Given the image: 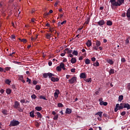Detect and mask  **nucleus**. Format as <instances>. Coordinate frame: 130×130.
I'll list each match as a JSON object with an SVG mask.
<instances>
[{
    "instance_id": "23",
    "label": "nucleus",
    "mask_w": 130,
    "mask_h": 130,
    "mask_svg": "<svg viewBox=\"0 0 130 130\" xmlns=\"http://www.w3.org/2000/svg\"><path fill=\"white\" fill-rule=\"evenodd\" d=\"M107 62L108 63H109L110 64H113V63H114V62H113V60L109 59L107 60Z\"/></svg>"
},
{
    "instance_id": "37",
    "label": "nucleus",
    "mask_w": 130,
    "mask_h": 130,
    "mask_svg": "<svg viewBox=\"0 0 130 130\" xmlns=\"http://www.w3.org/2000/svg\"><path fill=\"white\" fill-rule=\"evenodd\" d=\"M2 113L5 115H8V111H7V110H3Z\"/></svg>"
},
{
    "instance_id": "25",
    "label": "nucleus",
    "mask_w": 130,
    "mask_h": 130,
    "mask_svg": "<svg viewBox=\"0 0 130 130\" xmlns=\"http://www.w3.org/2000/svg\"><path fill=\"white\" fill-rule=\"evenodd\" d=\"M109 75H112L114 74V69H111L110 71H109Z\"/></svg>"
},
{
    "instance_id": "17",
    "label": "nucleus",
    "mask_w": 130,
    "mask_h": 130,
    "mask_svg": "<svg viewBox=\"0 0 130 130\" xmlns=\"http://www.w3.org/2000/svg\"><path fill=\"white\" fill-rule=\"evenodd\" d=\"M112 21H110V20H107V26H112Z\"/></svg>"
},
{
    "instance_id": "18",
    "label": "nucleus",
    "mask_w": 130,
    "mask_h": 130,
    "mask_svg": "<svg viewBox=\"0 0 130 130\" xmlns=\"http://www.w3.org/2000/svg\"><path fill=\"white\" fill-rule=\"evenodd\" d=\"M29 116H30V117H32V118L35 117V115H34V111H32L29 113Z\"/></svg>"
},
{
    "instance_id": "8",
    "label": "nucleus",
    "mask_w": 130,
    "mask_h": 130,
    "mask_svg": "<svg viewBox=\"0 0 130 130\" xmlns=\"http://www.w3.org/2000/svg\"><path fill=\"white\" fill-rule=\"evenodd\" d=\"M59 90L56 89L55 90V92L54 93V97L55 98V99H57L58 98V95H59Z\"/></svg>"
},
{
    "instance_id": "41",
    "label": "nucleus",
    "mask_w": 130,
    "mask_h": 130,
    "mask_svg": "<svg viewBox=\"0 0 130 130\" xmlns=\"http://www.w3.org/2000/svg\"><path fill=\"white\" fill-rule=\"evenodd\" d=\"M35 125H36V127H39V126H40V124H39V122L36 121Z\"/></svg>"
},
{
    "instance_id": "40",
    "label": "nucleus",
    "mask_w": 130,
    "mask_h": 130,
    "mask_svg": "<svg viewBox=\"0 0 130 130\" xmlns=\"http://www.w3.org/2000/svg\"><path fill=\"white\" fill-rule=\"evenodd\" d=\"M40 89H41V87H40V85H37L36 86V90H40Z\"/></svg>"
},
{
    "instance_id": "52",
    "label": "nucleus",
    "mask_w": 130,
    "mask_h": 130,
    "mask_svg": "<svg viewBox=\"0 0 130 130\" xmlns=\"http://www.w3.org/2000/svg\"><path fill=\"white\" fill-rule=\"evenodd\" d=\"M11 38L12 39H15V38H16V36L14 35H12Z\"/></svg>"
},
{
    "instance_id": "34",
    "label": "nucleus",
    "mask_w": 130,
    "mask_h": 130,
    "mask_svg": "<svg viewBox=\"0 0 130 130\" xmlns=\"http://www.w3.org/2000/svg\"><path fill=\"white\" fill-rule=\"evenodd\" d=\"M17 110L19 111V112H23V110L22 109V108L20 107H19L17 108Z\"/></svg>"
},
{
    "instance_id": "64",
    "label": "nucleus",
    "mask_w": 130,
    "mask_h": 130,
    "mask_svg": "<svg viewBox=\"0 0 130 130\" xmlns=\"http://www.w3.org/2000/svg\"><path fill=\"white\" fill-rule=\"evenodd\" d=\"M91 60L92 61H95V60H96V58L93 57L92 58H91Z\"/></svg>"
},
{
    "instance_id": "32",
    "label": "nucleus",
    "mask_w": 130,
    "mask_h": 130,
    "mask_svg": "<svg viewBox=\"0 0 130 130\" xmlns=\"http://www.w3.org/2000/svg\"><path fill=\"white\" fill-rule=\"evenodd\" d=\"M89 23H90V17H87L84 24H89Z\"/></svg>"
},
{
    "instance_id": "2",
    "label": "nucleus",
    "mask_w": 130,
    "mask_h": 130,
    "mask_svg": "<svg viewBox=\"0 0 130 130\" xmlns=\"http://www.w3.org/2000/svg\"><path fill=\"white\" fill-rule=\"evenodd\" d=\"M124 108V103H121L119 105V104H117L115 106V108L114 109L115 112H117L118 110H121V109H123Z\"/></svg>"
},
{
    "instance_id": "16",
    "label": "nucleus",
    "mask_w": 130,
    "mask_h": 130,
    "mask_svg": "<svg viewBox=\"0 0 130 130\" xmlns=\"http://www.w3.org/2000/svg\"><path fill=\"white\" fill-rule=\"evenodd\" d=\"M35 109L37 111H41L42 110V107L37 106V107H35Z\"/></svg>"
},
{
    "instance_id": "58",
    "label": "nucleus",
    "mask_w": 130,
    "mask_h": 130,
    "mask_svg": "<svg viewBox=\"0 0 130 130\" xmlns=\"http://www.w3.org/2000/svg\"><path fill=\"white\" fill-rule=\"evenodd\" d=\"M63 24H67V20H64L63 22H61V25H63Z\"/></svg>"
},
{
    "instance_id": "36",
    "label": "nucleus",
    "mask_w": 130,
    "mask_h": 130,
    "mask_svg": "<svg viewBox=\"0 0 130 130\" xmlns=\"http://www.w3.org/2000/svg\"><path fill=\"white\" fill-rule=\"evenodd\" d=\"M65 50H67V53H69V54H71L72 52H73V50H69V48H66Z\"/></svg>"
},
{
    "instance_id": "61",
    "label": "nucleus",
    "mask_w": 130,
    "mask_h": 130,
    "mask_svg": "<svg viewBox=\"0 0 130 130\" xmlns=\"http://www.w3.org/2000/svg\"><path fill=\"white\" fill-rule=\"evenodd\" d=\"M93 48L94 50H98V47L94 46Z\"/></svg>"
},
{
    "instance_id": "59",
    "label": "nucleus",
    "mask_w": 130,
    "mask_h": 130,
    "mask_svg": "<svg viewBox=\"0 0 130 130\" xmlns=\"http://www.w3.org/2000/svg\"><path fill=\"white\" fill-rule=\"evenodd\" d=\"M127 89L129 90H130V83L127 84Z\"/></svg>"
},
{
    "instance_id": "43",
    "label": "nucleus",
    "mask_w": 130,
    "mask_h": 130,
    "mask_svg": "<svg viewBox=\"0 0 130 130\" xmlns=\"http://www.w3.org/2000/svg\"><path fill=\"white\" fill-rule=\"evenodd\" d=\"M54 31V27L49 28V32H51V33H52V32H53Z\"/></svg>"
},
{
    "instance_id": "49",
    "label": "nucleus",
    "mask_w": 130,
    "mask_h": 130,
    "mask_svg": "<svg viewBox=\"0 0 130 130\" xmlns=\"http://www.w3.org/2000/svg\"><path fill=\"white\" fill-rule=\"evenodd\" d=\"M71 73H75V72H76V69L73 68V69H72L71 70Z\"/></svg>"
},
{
    "instance_id": "19",
    "label": "nucleus",
    "mask_w": 130,
    "mask_h": 130,
    "mask_svg": "<svg viewBox=\"0 0 130 130\" xmlns=\"http://www.w3.org/2000/svg\"><path fill=\"white\" fill-rule=\"evenodd\" d=\"M122 100H123V95H119L118 98V101H119V102H121Z\"/></svg>"
},
{
    "instance_id": "10",
    "label": "nucleus",
    "mask_w": 130,
    "mask_h": 130,
    "mask_svg": "<svg viewBox=\"0 0 130 130\" xmlns=\"http://www.w3.org/2000/svg\"><path fill=\"white\" fill-rule=\"evenodd\" d=\"M51 81H52V82H58L59 81V79L57 77L55 78L52 76L51 77Z\"/></svg>"
},
{
    "instance_id": "24",
    "label": "nucleus",
    "mask_w": 130,
    "mask_h": 130,
    "mask_svg": "<svg viewBox=\"0 0 130 130\" xmlns=\"http://www.w3.org/2000/svg\"><path fill=\"white\" fill-rule=\"evenodd\" d=\"M118 3H119V7L124 3V0H118Z\"/></svg>"
},
{
    "instance_id": "35",
    "label": "nucleus",
    "mask_w": 130,
    "mask_h": 130,
    "mask_svg": "<svg viewBox=\"0 0 130 130\" xmlns=\"http://www.w3.org/2000/svg\"><path fill=\"white\" fill-rule=\"evenodd\" d=\"M56 70L57 72H61V68H60V66H57L56 68Z\"/></svg>"
},
{
    "instance_id": "3",
    "label": "nucleus",
    "mask_w": 130,
    "mask_h": 130,
    "mask_svg": "<svg viewBox=\"0 0 130 130\" xmlns=\"http://www.w3.org/2000/svg\"><path fill=\"white\" fill-rule=\"evenodd\" d=\"M19 124H20V122H19V121L16 120H13L10 122L9 126H17V125H19Z\"/></svg>"
},
{
    "instance_id": "30",
    "label": "nucleus",
    "mask_w": 130,
    "mask_h": 130,
    "mask_svg": "<svg viewBox=\"0 0 130 130\" xmlns=\"http://www.w3.org/2000/svg\"><path fill=\"white\" fill-rule=\"evenodd\" d=\"M95 45L98 47H99V46H100V45H101V42L99 41H96Z\"/></svg>"
},
{
    "instance_id": "22",
    "label": "nucleus",
    "mask_w": 130,
    "mask_h": 130,
    "mask_svg": "<svg viewBox=\"0 0 130 130\" xmlns=\"http://www.w3.org/2000/svg\"><path fill=\"white\" fill-rule=\"evenodd\" d=\"M103 112L100 111V112H98V113H96L95 114V115H98L100 117H102V114H103Z\"/></svg>"
},
{
    "instance_id": "46",
    "label": "nucleus",
    "mask_w": 130,
    "mask_h": 130,
    "mask_svg": "<svg viewBox=\"0 0 130 130\" xmlns=\"http://www.w3.org/2000/svg\"><path fill=\"white\" fill-rule=\"evenodd\" d=\"M40 99H43L44 100H47V99H46V98H45V96H43V95L40 96Z\"/></svg>"
},
{
    "instance_id": "14",
    "label": "nucleus",
    "mask_w": 130,
    "mask_h": 130,
    "mask_svg": "<svg viewBox=\"0 0 130 130\" xmlns=\"http://www.w3.org/2000/svg\"><path fill=\"white\" fill-rule=\"evenodd\" d=\"M66 113L67 114H71V113H72V109L67 108L66 109Z\"/></svg>"
},
{
    "instance_id": "33",
    "label": "nucleus",
    "mask_w": 130,
    "mask_h": 130,
    "mask_svg": "<svg viewBox=\"0 0 130 130\" xmlns=\"http://www.w3.org/2000/svg\"><path fill=\"white\" fill-rule=\"evenodd\" d=\"M19 40H20V41L21 42H23V43H27V40L25 39H19Z\"/></svg>"
},
{
    "instance_id": "12",
    "label": "nucleus",
    "mask_w": 130,
    "mask_h": 130,
    "mask_svg": "<svg viewBox=\"0 0 130 130\" xmlns=\"http://www.w3.org/2000/svg\"><path fill=\"white\" fill-rule=\"evenodd\" d=\"M59 66H60V68H61V69H62L63 71H66V67H64V63L61 62L60 63Z\"/></svg>"
},
{
    "instance_id": "42",
    "label": "nucleus",
    "mask_w": 130,
    "mask_h": 130,
    "mask_svg": "<svg viewBox=\"0 0 130 130\" xmlns=\"http://www.w3.org/2000/svg\"><path fill=\"white\" fill-rule=\"evenodd\" d=\"M72 53L74 55H76V56L78 55V51L76 50H74Z\"/></svg>"
},
{
    "instance_id": "28",
    "label": "nucleus",
    "mask_w": 130,
    "mask_h": 130,
    "mask_svg": "<svg viewBox=\"0 0 130 130\" xmlns=\"http://www.w3.org/2000/svg\"><path fill=\"white\" fill-rule=\"evenodd\" d=\"M37 115L39 118H41L42 117V114H41V113H40L39 112H37Z\"/></svg>"
},
{
    "instance_id": "4",
    "label": "nucleus",
    "mask_w": 130,
    "mask_h": 130,
    "mask_svg": "<svg viewBox=\"0 0 130 130\" xmlns=\"http://www.w3.org/2000/svg\"><path fill=\"white\" fill-rule=\"evenodd\" d=\"M47 77H49V79H50L51 78V77H54V74L51 73L43 74V78H44V79L47 78Z\"/></svg>"
},
{
    "instance_id": "21",
    "label": "nucleus",
    "mask_w": 130,
    "mask_h": 130,
    "mask_svg": "<svg viewBox=\"0 0 130 130\" xmlns=\"http://www.w3.org/2000/svg\"><path fill=\"white\" fill-rule=\"evenodd\" d=\"M71 62V63H76V62H77V60L75 59V58H72Z\"/></svg>"
},
{
    "instance_id": "45",
    "label": "nucleus",
    "mask_w": 130,
    "mask_h": 130,
    "mask_svg": "<svg viewBox=\"0 0 130 130\" xmlns=\"http://www.w3.org/2000/svg\"><path fill=\"white\" fill-rule=\"evenodd\" d=\"M85 81L87 83H91V82H92V79L91 78H89V79H87L85 80Z\"/></svg>"
},
{
    "instance_id": "47",
    "label": "nucleus",
    "mask_w": 130,
    "mask_h": 130,
    "mask_svg": "<svg viewBox=\"0 0 130 130\" xmlns=\"http://www.w3.org/2000/svg\"><path fill=\"white\" fill-rule=\"evenodd\" d=\"M31 97L32 99H36L37 98V96L35 94L31 95Z\"/></svg>"
},
{
    "instance_id": "53",
    "label": "nucleus",
    "mask_w": 130,
    "mask_h": 130,
    "mask_svg": "<svg viewBox=\"0 0 130 130\" xmlns=\"http://www.w3.org/2000/svg\"><path fill=\"white\" fill-rule=\"evenodd\" d=\"M13 62L14 63H16V64H20V63H21L20 62H18L17 61H14Z\"/></svg>"
},
{
    "instance_id": "44",
    "label": "nucleus",
    "mask_w": 130,
    "mask_h": 130,
    "mask_svg": "<svg viewBox=\"0 0 130 130\" xmlns=\"http://www.w3.org/2000/svg\"><path fill=\"white\" fill-rule=\"evenodd\" d=\"M57 105H58V107L59 108L63 107V105H62L61 103H58Z\"/></svg>"
},
{
    "instance_id": "5",
    "label": "nucleus",
    "mask_w": 130,
    "mask_h": 130,
    "mask_svg": "<svg viewBox=\"0 0 130 130\" xmlns=\"http://www.w3.org/2000/svg\"><path fill=\"white\" fill-rule=\"evenodd\" d=\"M69 83L70 84H76L77 83V77L73 76L71 79H69Z\"/></svg>"
},
{
    "instance_id": "1",
    "label": "nucleus",
    "mask_w": 130,
    "mask_h": 130,
    "mask_svg": "<svg viewBox=\"0 0 130 130\" xmlns=\"http://www.w3.org/2000/svg\"><path fill=\"white\" fill-rule=\"evenodd\" d=\"M110 3H111V7L113 10L117 8V7H119L118 0L117 2L116 0H110Z\"/></svg>"
},
{
    "instance_id": "7",
    "label": "nucleus",
    "mask_w": 130,
    "mask_h": 130,
    "mask_svg": "<svg viewBox=\"0 0 130 130\" xmlns=\"http://www.w3.org/2000/svg\"><path fill=\"white\" fill-rule=\"evenodd\" d=\"M21 105H20V103L18 101H15L14 103V105H13L14 108L17 109L18 108L20 107Z\"/></svg>"
},
{
    "instance_id": "31",
    "label": "nucleus",
    "mask_w": 130,
    "mask_h": 130,
    "mask_svg": "<svg viewBox=\"0 0 130 130\" xmlns=\"http://www.w3.org/2000/svg\"><path fill=\"white\" fill-rule=\"evenodd\" d=\"M12 81L11 80H9V79H6L5 80V83L7 84V85H10V84H11V82Z\"/></svg>"
},
{
    "instance_id": "56",
    "label": "nucleus",
    "mask_w": 130,
    "mask_h": 130,
    "mask_svg": "<svg viewBox=\"0 0 130 130\" xmlns=\"http://www.w3.org/2000/svg\"><path fill=\"white\" fill-rule=\"evenodd\" d=\"M0 93H1V94H4V93H5V90H4L3 89H2L0 90Z\"/></svg>"
},
{
    "instance_id": "13",
    "label": "nucleus",
    "mask_w": 130,
    "mask_h": 130,
    "mask_svg": "<svg viewBox=\"0 0 130 130\" xmlns=\"http://www.w3.org/2000/svg\"><path fill=\"white\" fill-rule=\"evenodd\" d=\"M51 35H52L51 34H46L45 36L46 39H50L51 38Z\"/></svg>"
},
{
    "instance_id": "27",
    "label": "nucleus",
    "mask_w": 130,
    "mask_h": 130,
    "mask_svg": "<svg viewBox=\"0 0 130 130\" xmlns=\"http://www.w3.org/2000/svg\"><path fill=\"white\" fill-rule=\"evenodd\" d=\"M6 93L8 95H10V94H11L12 93V90H11V89H9V88L7 89L6 90Z\"/></svg>"
},
{
    "instance_id": "57",
    "label": "nucleus",
    "mask_w": 130,
    "mask_h": 130,
    "mask_svg": "<svg viewBox=\"0 0 130 130\" xmlns=\"http://www.w3.org/2000/svg\"><path fill=\"white\" fill-rule=\"evenodd\" d=\"M27 81L26 82H29V84H30V83L31 82V79H29V78H27Z\"/></svg>"
},
{
    "instance_id": "48",
    "label": "nucleus",
    "mask_w": 130,
    "mask_h": 130,
    "mask_svg": "<svg viewBox=\"0 0 130 130\" xmlns=\"http://www.w3.org/2000/svg\"><path fill=\"white\" fill-rule=\"evenodd\" d=\"M126 112L125 111H123L121 113H120V115L122 116H124V115H125L126 114Z\"/></svg>"
},
{
    "instance_id": "51",
    "label": "nucleus",
    "mask_w": 130,
    "mask_h": 130,
    "mask_svg": "<svg viewBox=\"0 0 130 130\" xmlns=\"http://www.w3.org/2000/svg\"><path fill=\"white\" fill-rule=\"evenodd\" d=\"M121 61L122 62H125V58H122L121 59Z\"/></svg>"
},
{
    "instance_id": "20",
    "label": "nucleus",
    "mask_w": 130,
    "mask_h": 130,
    "mask_svg": "<svg viewBox=\"0 0 130 130\" xmlns=\"http://www.w3.org/2000/svg\"><path fill=\"white\" fill-rule=\"evenodd\" d=\"M129 40H130V37H128L125 40L126 45H127V44H128V43H129Z\"/></svg>"
},
{
    "instance_id": "63",
    "label": "nucleus",
    "mask_w": 130,
    "mask_h": 130,
    "mask_svg": "<svg viewBox=\"0 0 130 130\" xmlns=\"http://www.w3.org/2000/svg\"><path fill=\"white\" fill-rule=\"evenodd\" d=\"M70 78H71V75H66V79H69Z\"/></svg>"
},
{
    "instance_id": "62",
    "label": "nucleus",
    "mask_w": 130,
    "mask_h": 130,
    "mask_svg": "<svg viewBox=\"0 0 130 130\" xmlns=\"http://www.w3.org/2000/svg\"><path fill=\"white\" fill-rule=\"evenodd\" d=\"M107 104H108V103L106 102H104V106H107Z\"/></svg>"
},
{
    "instance_id": "29",
    "label": "nucleus",
    "mask_w": 130,
    "mask_h": 130,
    "mask_svg": "<svg viewBox=\"0 0 130 130\" xmlns=\"http://www.w3.org/2000/svg\"><path fill=\"white\" fill-rule=\"evenodd\" d=\"M37 38H38V35H36V37L35 38H30V40H31V41H33V42H34V41H35L36 40V39Z\"/></svg>"
},
{
    "instance_id": "15",
    "label": "nucleus",
    "mask_w": 130,
    "mask_h": 130,
    "mask_svg": "<svg viewBox=\"0 0 130 130\" xmlns=\"http://www.w3.org/2000/svg\"><path fill=\"white\" fill-rule=\"evenodd\" d=\"M86 45L87 47H90L92 45V43L91 42V41L88 40V41L86 42Z\"/></svg>"
},
{
    "instance_id": "6",
    "label": "nucleus",
    "mask_w": 130,
    "mask_h": 130,
    "mask_svg": "<svg viewBox=\"0 0 130 130\" xmlns=\"http://www.w3.org/2000/svg\"><path fill=\"white\" fill-rule=\"evenodd\" d=\"M97 24L98 25H99V26H101V27H102L105 24V21H104V20L103 19H102L98 21L97 22Z\"/></svg>"
},
{
    "instance_id": "55",
    "label": "nucleus",
    "mask_w": 130,
    "mask_h": 130,
    "mask_svg": "<svg viewBox=\"0 0 130 130\" xmlns=\"http://www.w3.org/2000/svg\"><path fill=\"white\" fill-rule=\"evenodd\" d=\"M19 80H20V81H22V80H24V77H23V76H20Z\"/></svg>"
},
{
    "instance_id": "26",
    "label": "nucleus",
    "mask_w": 130,
    "mask_h": 130,
    "mask_svg": "<svg viewBox=\"0 0 130 130\" xmlns=\"http://www.w3.org/2000/svg\"><path fill=\"white\" fill-rule=\"evenodd\" d=\"M90 59H89L88 58L85 59V64H90Z\"/></svg>"
},
{
    "instance_id": "11",
    "label": "nucleus",
    "mask_w": 130,
    "mask_h": 130,
    "mask_svg": "<svg viewBox=\"0 0 130 130\" xmlns=\"http://www.w3.org/2000/svg\"><path fill=\"white\" fill-rule=\"evenodd\" d=\"M124 108H126L127 110H129L130 105L128 103H124Z\"/></svg>"
},
{
    "instance_id": "9",
    "label": "nucleus",
    "mask_w": 130,
    "mask_h": 130,
    "mask_svg": "<svg viewBox=\"0 0 130 130\" xmlns=\"http://www.w3.org/2000/svg\"><path fill=\"white\" fill-rule=\"evenodd\" d=\"M80 77L81 79H86L87 78V75L85 73H82L80 74Z\"/></svg>"
},
{
    "instance_id": "54",
    "label": "nucleus",
    "mask_w": 130,
    "mask_h": 130,
    "mask_svg": "<svg viewBox=\"0 0 130 130\" xmlns=\"http://www.w3.org/2000/svg\"><path fill=\"white\" fill-rule=\"evenodd\" d=\"M32 84H34V85H37V81L36 80H34L32 81Z\"/></svg>"
},
{
    "instance_id": "60",
    "label": "nucleus",
    "mask_w": 130,
    "mask_h": 130,
    "mask_svg": "<svg viewBox=\"0 0 130 130\" xmlns=\"http://www.w3.org/2000/svg\"><path fill=\"white\" fill-rule=\"evenodd\" d=\"M26 102V101L25 100H20L21 103H25Z\"/></svg>"
},
{
    "instance_id": "39",
    "label": "nucleus",
    "mask_w": 130,
    "mask_h": 130,
    "mask_svg": "<svg viewBox=\"0 0 130 130\" xmlns=\"http://www.w3.org/2000/svg\"><path fill=\"white\" fill-rule=\"evenodd\" d=\"M54 120H57L58 119V114L55 115L53 118Z\"/></svg>"
},
{
    "instance_id": "50",
    "label": "nucleus",
    "mask_w": 130,
    "mask_h": 130,
    "mask_svg": "<svg viewBox=\"0 0 130 130\" xmlns=\"http://www.w3.org/2000/svg\"><path fill=\"white\" fill-rule=\"evenodd\" d=\"M48 65L49 66V67H51V66H52V62L51 61H49L48 62Z\"/></svg>"
},
{
    "instance_id": "38",
    "label": "nucleus",
    "mask_w": 130,
    "mask_h": 130,
    "mask_svg": "<svg viewBox=\"0 0 130 130\" xmlns=\"http://www.w3.org/2000/svg\"><path fill=\"white\" fill-rule=\"evenodd\" d=\"M93 66L94 67H99V62H98V61H96L95 63H94L93 64Z\"/></svg>"
}]
</instances>
